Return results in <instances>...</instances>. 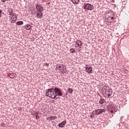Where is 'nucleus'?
I'll return each mask as SVG.
<instances>
[{
  "instance_id": "4be33fe9",
  "label": "nucleus",
  "mask_w": 129,
  "mask_h": 129,
  "mask_svg": "<svg viewBox=\"0 0 129 129\" xmlns=\"http://www.w3.org/2000/svg\"><path fill=\"white\" fill-rule=\"evenodd\" d=\"M12 12H10V16H12V17H14V14L13 13V10H11Z\"/></svg>"
},
{
  "instance_id": "ddd939ff",
  "label": "nucleus",
  "mask_w": 129,
  "mask_h": 129,
  "mask_svg": "<svg viewBox=\"0 0 129 129\" xmlns=\"http://www.w3.org/2000/svg\"><path fill=\"white\" fill-rule=\"evenodd\" d=\"M59 70L60 72H63V69H64V66L60 65L58 66Z\"/></svg>"
},
{
  "instance_id": "9d476101",
  "label": "nucleus",
  "mask_w": 129,
  "mask_h": 129,
  "mask_svg": "<svg viewBox=\"0 0 129 129\" xmlns=\"http://www.w3.org/2000/svg\"><path fill=\"white\" fill-rule=\"evenodd\" d=\"M76 44H78V47H79L80 46H82L83 44V42L81 41V40H77L76 41Z\"/></svg>"
},
{
  "instance_id": "6ab92c4d",
  "label": "nucleus",
  "mask_w": 129,
  "mask_h": 129,
  "mask_svg": "<svg viewBox=\"0 0 129 129\" xmlns=\"http://www.w3.org/2000/svg\"><path fill=\"white\" fill-rule=\"evenodd\" d=\"M68 92H69V93H72V92H73V89L71 88H69L68 89Z\"/></svg>"
},
{
  "instance_id": "bb28decb",
  "label": "nucleus",
  "mask_w": 129,
  "mask_h": 129,
  "mask_svg": "<svg viewBox=\"0 0 129 129\" xmlns=\"http://www.w3.org/2000/svg\"><path fill=\"white\" fill-rule=\"evenodd\" d=\"M44 64L45 65V66H49V63H44Z\"/></svg>"
},
{
  "instance_id": "7ed1b4c3",
  "label": "nucleus",
  "mask_w": 129,
  "mask_h": 129,
  "mask_svg": "<svg viewBox=\"0 0 129 129\" xmlns=\"http://www.w3.org/2000/svg\"><path fill=\"white\" fill-rule=\"evenodd\" d=\"M84 9L88 11H92L94 9V7L90 4L85 3L84 4Z\"/></svg>"
},
{
  "instance_id": "a211bd4d",
  "label": "nucleus",
  "mask_w": 129,
  "mask_h": 129,
  "mask_svg": "<svg viewBox=\"0 0 129 129\" xmlns=\"http://www.w3.org/2000/svg\"><path fill=\"white\" fill-rule=\"evenodd\" d=\"M10 78L13 79V78H15V77H16V74H11V75H10L9 76Z\"/></svg>"
},
{
  "instance_id": "6e6552de",
  "label": "nucleus",
  "mask_w": 129,
  "mask_h": 129,
  "mask_svg": "<svg viewBox=\"0 0 129 129\" xmlns=\"http://www.w3.org/2000/svg\"><path fill=\"white\" fill-rule=\"evenodd\" d=\"M86 70L88 73H91L92 72V69L91 67H86Z\"/></svg>"
},
{
  "instance_id": "dca6fc26",
  "label": "nucleus",
  "mask_w": 129,
  "mask_h": 129,
  "mask_svg": "<svg viewBox=\"0 0 129 129\" xmlns=\"http://www.w3.org/2000/svg\"><path fill=\"white\" fill-rule=\"evenodd\" d=\"M17 26H22V25H24V22L23 21H18L16 23Z\"/></svg>"
},
{
  "instance_id": "20e7f679",
  "label": "nucleus",
  "mask_w": 129,
  "mask_h": 129,
  "mask_svg": "<svg viewBox=\"0 0 129 129\" xmlns=\"http://www.w3.org/2000/svg\"><path fill=\"white\" fill-rule=\"evenodd\" d=\"M35 7L36 9L37 10V12H39V13H41L44 11V10L43 9V7L38 4H35Z\"/></svg>"
},
{
  "instance_id": "aec40b11",
  "label": "nucleus",
  "mask_w": 129,
  "mask_h": 129,
  "mask_svg": "<svg viewBox=\"0 0 129 129\" xmlns=\"http://www.w3.org/2000/svg\"><path fill=\"white\" fill-rule=\"evenodd\" d=\"M70 52H71L72 54H73L74 53H75V50L73 48H71L70 49Z\"/></svg>"
},
{
  "instance_id": "cd10ccee",
  "label": "nucleus",
  "mask_w": 129,
  "mask_h": 129,
  "mask_svg": "<svg viewBox=\"0 0 129 129\" xmlns=\"http://www.w3.org/2000/svg\"><path fill=\"white\" fill-rule=\"evenodd\" d=\"M78 50H79V51H80V50H81V47H80L79 48V49H78Z\"/></svg>"
},
{
  "instance_id": "5701e85b",
  "label": "nucleus",
  "mask_w": 129,
  "mask_h": 129,
  "mask_svg": "<svg viewBox=\"0 0 129 129\" xmlns=\"http://www.w3.org/2000/svg\"><path fill=\"white\" fill-rule=\"evenodd\" d=\"M3 13V11L2 10H0V18H2V14Z\"/></svg>"
},
{
  "instance_id": "393cba45",
  "label": "nucleus",
  "mask_w": 129,
  "mask_h": 129,
  "mask_svg": "<svg viewBox=\"0 0 129 129\" xmlns=\"http://www.w3.org/2000/svg\"><path fill=\"white\" fill-rule=\"evenodd\" d=\"M7 1H8V0H1V2H2V3H6V2H7Z\"/></svg>"
},
{
  "instance_id": "f03ea898",
  "label": "nucleus",
  "mask_w": 129,
  "mask_h": 129,
  "mask_svg": "<svg viewBox=\"0 0 129 129\" xmlns=\"http://www.w3.org/2000/svg\"><path fill=\"white\" fill-rule=\"evenodd\" d=\"M102 92L103 95L104 96H111L112 95V90H111L108 86H104L102 88Z\"/></svg>"
},
{
  "instance_id": "f257e3e1",
  "label": "nucleus",
  "mask_w": 129,
  "mask_h": 129,
  "mask_svg": "<svg viewBox=\"0 0 129 129\" xmlns=\"http://www.w3.org/2000/svg\"><path fill=\"white\" fill-rule=\"evenodd\" d=\"M62 95H63V93L61 90L57 87L48 89L47 91L45 93L46 96L50 97V98H52L53 99H58L59 96H62Z\"/></svg>"
},
{
  "instance_id": "39448f33",
  "label": "nucleus",
  "mask_w": 129,
  "mask_h": 129,
  "mask_svg": "<svg viewBox=\"0 0 129 129\" xmlns=\"http://www.w3.org/2000/svg\"><path fill=\"white\" fill-rule=\"evenodd\" d=\"M108 109L109 111H110L112 113L113 112H116V111H117V110L116 109H115V107L113 106H110L108 107Z\"/></svg>"
},
{
  "instance_id": "423d86ee",
  "label": "nucleus",
  "mask_w": 129,
  "mask_h": 129,
  "mask_svg": "<svg viewBox=\"0 0 129 129\" xmlns=\"http://www.w3.org/2000/svg\"><path fill=\"white\" fill-rule=\"evenodd\" d=\"M105 109H97L95 110V113L96 114H101V113H102V112H105Z\"/></svg>"
},
{
  "instance_id": "9b49d317",
  "label": "nucleus",
  "mask_w": 129,
  "mask_h": 129,
  "mask_svg": "<svg viewBox=\"0 0 129 129\" xmlns=\"http://www.w3.org/2000/svg\"><path fill=\"white\" fill-rule=\"evenodd\" d=\"M11 18V20H12V23H15L16 22V21H17V17L14 16V15L13 16V17H10Z\"/></svg>"
},
{
  "instance_id": "f8f14e48",
  "label": "nucleus",
  "mask_w": 129,
  "mask_h": 129,
  "mask_svg": "<svg viewBox=\"0 0 129 129\" xmlns=\"http://www.w3.org/2000/svg\"><path fill=\"white\" fill-rule=\"evenodd\" d=\"M48 119H50V120H53V119H56L57 117L56 116H51L47 117Z\"/></svg>"
},
{
  "instance_id": "b1692460",
  "label": "nucleus",
  "mask_w": 129,
  "mask_h": 129,
  "mask_svg": "<svg viewBox=\"0 0 129 129\" xmlns=\"http://www.w3.org/2000/svg\"><path fill=\"white\" fill-rule=\"evenodd\" d=\"M39 118H40V117H39V116H38V115H36V119H39Z\"/></svg>"
},
{
  "instance_id": "f3484780",
  "label": "nucleus",
  "mask_w": 129,
  "mask_h": 129,
  "mask_svg": "<svg viewBox=\"0 0 129 129\" xmlns=\"http://www.w3.org/2000/svg\"><path fill=\"white\" fill-rule=\"evenodd\" d=\"M72 3L74 4V5H77L79 3V0H71Z\"/></svg>"
},
{
  "instance_id": "c756f323",
  "label": "nucleus",
  "mask_w": 129,
  "mask_h": 129,
  "mask_svg": "<svg viewBox=\"0 0 129 129\" xmlns=\"http://www.w3.org/2000/svg\"><path fill=\"white\" fill-rule=\"evenodd\" d=\"M91 116V117H94V116L92 115Z\"/></svg>"
},
{
  "instance_id": "0eeeda50",
  "label": "nucleus",
  "mask_w": 129,
  "mask_h": 129,
  "mask_svg": "<svg viewBox=\"0 0 129 129\" xmlns=\"http://www.w3.org/2000/svg\"><path fill=\"white\" fill-rule=\"evenodd\" d=\"M66 120H64L62 121L61 123H59L58 125L59 127H64V126L66 124Z\"/></svg>"
},
{
  "instance_id": "7c9ffc66",
  "label": "nucleus",
  "mask_w": 129,
  "mask_h": 129,
  "mask_svg": "<svg viewBox=\"0 0 129 129\" xmlns=\"http://www.w3.org/2000/svg\"><path fill=\"white\" fill-rule=\"evenodd\" d=\"M52 123H53V122H54V121H52Z\"/></svg>"
},
{
  "instance_id": "2eb2a0df",
  "label": "nucleus",
  "mask_w": 129,
  "mask_h": 129,
  "mask_svg": "<svg viewBox=\"0 0 129 129\" xmlns=\"http://www.w3.org/2000/svg\"><path fill=\"white\" fill-rule=\"evenodd\" d=\"M105 101H106L105 100V99H100L99 102L100 104H103V103H104L105 102Z\"/></svg>"
},
{
  "instance_id": "412c9836",
  "label": "nucleus",
  "mask_w": 129,
  "mask_h": 129,
  "mask_svg": "<svg viewBox=\"0 0 129 129\" xmlns=\"http://www.w3.org/2000/svg\"><path fill=\"white\" fill-rule=\"evenodd\" d=\"M64 71V73H66V67L63 66V69L62 70V72Z\"/></svg>"
},
{
  "instance_id": "2f4dec72",
  "label": "nucleus",
  "mask_w": 129,
  "mask_h": 129,
  "mask_svg": "<svg viewBox=\"0 0 129 129\" xmlns=\"http://www.w3.org/2000/svg\"><path fill=\"white\" fill-rule=\"evenodd\" d=\"M128 126H129V124H128Z\"/></svg>"
},
{
  "instance_id": "c85d7f7f",
  "label": "nucleus",
  "mask_w": 129,
  "mask_h": 129,
  "mask_svg": "<svg viewBox=\"0 0 129 129\" xmlns=\"http://www.w3.org/2000/svg\"><path fill=\"white\" fill-rule=\"evenodd\" d=\"M113 19H114V17H111V20H113Z\"/></svg>"
},
{
  "instance_id": "4468645a",
  "label": "nucleus",
  "mask_w": 129,
  "mask_h": 129,
  "mask_svg": "<svg viewBox=\"0 0 129 129\" xmlns=\"http://www.w3.org/2000/svg\"><path fill=\"white\" fill-rule=\"evenodd\" d=\"M26 30H29L31 29V25L30 24H27L25 26Z\"/></svg>"
},
{
  "instance_id": "a878e982",
  "label": "nucleus",
  "mask_w": 129,
  "mask_h": 129,
  "mask_svg": "<svg viewBox=\"0 0 129 129\" xmlns=\"http://www.w3.org/2000/svg\"><path fill=\"white\" fill-rule=\"evenodd\" d=\"M1 125H2V126H5V123L2 122V123H1Z\"/></svg>"
},
{
  "instance_id": "1a4fd4ad",
  "label": "nucleus",
  "mask_w": 129,
  "mask_h": 129,
  "mask_svg": "<svg viewBox=\"0 0 129 129\" xmlns=\"http://www.w3.org/2000/svg\"><path fill=\"white\" fill-rule=\"evenodd\" d=\"M37 18L38 19H42L43 18V13H37Z\"/></svg>"
}]
</instances>
